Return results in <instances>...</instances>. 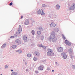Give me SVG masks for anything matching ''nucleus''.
I'll list each match as a JSON object with an SVG mask.
<instances>
[{
    "label": "nucleus",
    "mask_w": 75,
    "mask_h": 75,
    "mask_svg": "<svg viewBox=\"0 0 75 75\" xmlns=\"http://www.w3.org/2000/svg\"><path fill=\"white\" fill-rule=\"evenodd\" d=\"M55 33H52L49 38L48 40L49 41H51V40H52V41L53 42L56 41V40H57V38H55Z\"/></svg>",
    "instance_id": "1"
},
{
    "label": "nucleus",
    "mask_w": 75,
    "mask_h": 75,
    "mask_svg": "<svg viewBox=\"0 0 75 75\" xmlns=\"http://www.w3.org/2000/svg\"><path fill=\"white\" fill-rule=\"evenodd\" d=\"M47 51L48 52L47 53V55L51 56V55H54V53L52 52V50L50 49H47Z\"/></svg>",
    "instance_id": "2"
},
{
    "label": "nucleus",
    "mask_w": 75,
    "mask_h": 75,
    "mask_svg": "<svg viewBox=\"0 0 75 75\" xmlns=\"http://www.w3.org/2000/svg\"><path fill=\"white\" fill-rule=\"evenodd\" d=\"M57 50L59 52H62L64 51V48L62 47H58Z\"/></svg>",
    "instance_id": "3"
},
{
    "label": "nucleus",
    "mask_w": 75,
    "mask_h": 75,
    "mask_svg": "<svg viewBox=\"0 0 75 75\" xmlns=\"http://www.w3.org/2000/svg\"><path fill=\"white\" fill-rule=\"evenodd\" d=\"M22 31V28H21V25H19V28L18 30V32H16V34H20V33Z\"/></svg>",
    "instance_id": "4"
},
{
    "label": "nucleus",
    "mask_w": 75,
    "mask_h": 75,
    "mask_svg": "<svg viewBox=\"0 0 75 75\" xmlns=\"http://www.w3.org/2000/svg\"><path fill=\"white\" fill-rule=\"evenodd\" d=\"M65 44L67 45H69V46H70L71 45V43L69 42L68 40H65Z\"/></svg>",
    "instance_id": "5"
},
{
    "label": "nucleus",
    "mask_w": 75,
    "mask_h": 75,
    "mask_svg": "<svg viewBox=\"0 0 75 75\" xmlns=\"http://www.w3.org/2000/svg\"><path fill=\"white\" fill-rule=\"evenodd\" d=\"M56 26V24L54 23H52L50 25V27H55Z\"/></svg>",
    "instance_id": "6"
},
{
    "label": "nucleus",
    "mask_w": 75,
    "mask_h": 75,
    "mask_svg": "<svg viewBox=\"0 0 75 75\" xmlns=\"http://www.w3.org/2000/svg\"><path fill=\"white\" fill-rule=\"evenodd\" d=\"M16 41L18 45H20V44H21V42L19 40H16Z\"/></svg>",
    "instance_id": "7"
},
{
    "label": "nucleus",
    "mask_w": 75,
    "mask_h": 75,
    "mask_svg": "<svg viewBox=\"0 0 75 75\" xmlns=\"http://www.w3.org/2000/svg\"><path fill=\"white\" fill-rule=\"evenodd\" d=\"M29 23V21L28 19L26 20L25 21V25H27Z\"/></svg>",
    "instance_id": "8"
},
{
    "label": "nucleus",
    "mask_w": 75,
    "mask_h": 75,
    "mask_svg": "<svg viewBox=\"0 0 75 75\" xmlns=\"http://www.w3.org/2000/svg\"><path fill=\"white\" fill-rule=\"evenodd\" d=\"M43 67L42 66H40L38 67V69L39 71H42L43 69Z\"/></svg>",
    "instance_id": "9"
},
{
    "label": "nucleus",
    "mask_w": 75,
    "mask_h": 75,
    "mask_svg": "<svg viewBox=\"0 0 75 75\" xmlns=\"http://www.w3.org/2000/svg\"><path fill=\"white\" fill-rule=\"evenodd\" d=\"M23 38L24 41H25L27 40V36H26V35H24L23 36Z\"/></svg>",
    "instance_id": "10"
},
{
    "label": "nucleus",
    "mask_w": 75,
    "mask_h": 75,
    "mask_svg": "<svg viewBox=\"0 0 75 75\" xmlns=\"http://www.w3.org/2000/svg\"><path fill=\"white\" fill-rule=\"evenodd\" d=\"M69 52L70 54H72V53L73 52L72 49H69Z\"/></svg>",
    "instance_id": "11"
},
{
    "label": "nucleus",
    "mask_w": 75,
    "mask_h": 75,
    "mask_svg": "<svg viewBox=\"0 0 75 75\" xmlns=\"http://www.w3.org/2000/svg\"><path fill=\"white\" fill-rule=\"evenodd\" d=\"M63 58L64 59H66L67 58V55L64 54L63 56Z\"/></svg>",
    "instance_id": "12"
},
{
    "label": "nucleus",
    "mask_w": 75,
    "mask_h": 75,
    "mask_svg": "<svg viewBox=\"0 0 75 75\" xmlns=\"http://www.w3.org/2000/svg\"><path fill=\"white\" fill-rule=\"evenodd\" d=\"M16 52H18L19 54H20L22 52V51H21V50H17Z\"/></svg>",
    "instance_id": "13"
},
{
    "label": "nucleus",
    "mask_w": 75,
    "mask_h": 75,
    "mask_svg": "<svg viewBox=\"0 0 75 75\" xmlns=\"http://www.w3.org/2000/svg\"><path fill=\"white\" fill-rule=\"evenodd\" d=\"M38 14H41V11L40 10H39L38 11Z\"/></svg>",
    "instance_id": "14"
},
{
    "label": "nucleus",
    "mask_w": 75,
    "mask_h": 75,
    "mask_svg": "<svg viewBox=\"0 0 75 75\" xmlns=\"http://www.w3.org/2000/svg\"><path fill=\"white\" fill-rule=\"evenodd\" d=\"M70 10H74L75 9L73 7V6H71L69 8Z\"/></svg>",
    "instance_id": "15"
},
{
    "label": "nucleus",
    "mask_w": 75,
    "mask_h": 75,
    "mask_svg": "<svg viewBox=\"0 0 75 75\" xmlns=\"http://www.w3.org/2000/svg\"><path fill=\"white\" fill-rule=\"evenodd\" d=\"M34 54L35 55H39V53L37 52H34Z\"/></svg>",
    "instance_id": "16"
},
{
    "label": "nucleus",
    "mask_w": 75,
    "mask_h": 75,
    "mask_svg": "<svg viewBox=\"0 0 75 75\" xmlns=\"http://www.w3.org/2000/svg\"><path fill=\"white\" fill-rule=\"evenodd\" d=\"M12 48H13V49H14V48H16V47H17V46L16 45H13L11 47Z\"/></svg>",
    "instance_id": "17"
},
{
    "label": "nucleus",
    "mask_w": 75,
    "mask_h": 75,
    "mask_svg": "<svg viewBox=\"0 0 75 75\" xmlns=\"http://www.w3.org/2000/svg\"><path fill=\"white\" fill-rule=\"evenodd\" d=\"M31 54H28L27 55V57H28V58H30V57H31Z\"/></svg>",
    "instance_id": "18"
},
{
    "label": "nucleus",
    "mask_w": 75,
    "mask_h": 75,
    "mask_svg": "<svg viewBox=\"0 0 75 75\" xmlns=\"http://www.w3.org/2000/svg\"><path fill=\"white\" fill-rule=\"evenodd\" d=\"M11 75H17V73L16 72H12Z\"/></svg>",
    "instance_id": "19"
},
{
    "label": "nucleus",
    "mask_w": 75,
    "mask_h": 75,
    "mask_svg": "<svg viewBox=\"0 0 75 75\" xmlns=\"http://www.w3.org/2000/svg\"><path fill=\"white\" fill-rule=\"evenodd\" d=\"M37 34L38 35H40V34H41V32L40 31H38L37 32Z\"/></svg>",
    "instance_id": "20"
},
{
    "label": "nucleus",
    "mask_w": 75,
    "mask_h": 75,
    "mask_svg": "<svg viewBox=\"0 0 75 75\" xmlns=\"http://www.w3.org/2000/svg\"><path fill=\"white\" fill-rule=\"evenodd\" d=\"M59 7H60V6L59 5H56V8L57 9H59Z\"/></svg>",
    "instance_id": "21"
},
{
    "label": "nucleus",
    "mask_w": 75,
    "mask_h": 75,
    "mask_svg": "<svg viewBox=\"0 0 75 75\" xmlns=\"http://www.w3.org/2000/svg\"><path fill=\"white\" fill-rule=\"evenodd\" d=\"M32 33L33 35H34V34L35 33V32L34 31V30H32Z\"/></svg>",
    "instance_id": "22"
},
{
    "label": "nucleus",
    "mask_w": 75,
    "mask_h": 75,
    "mask_svg": "<svg viewBox=\"0 0 75 75\" xmlns=\"http://www.w3.org/2000/svg\"><path fill=\"white\" fill-rule=\"evenodd\" d=\"M33 60H34V61H37V58L35 57H34L33 58Z\"/></svg>",
    "instance_id": "23"
},
{
    "label": "nucleus",
    "mask_w": 75,
    "mask_h": 75,
    "mask_svg": "<svg viewBox=\"0 0 75 75\" xmlns=\"http://www.w3.org/2000/svg\"><path fill=\"white\" fill-rule=\"evenodd\" d=\"M39 47H43V46H42V45L41 44L40 45H39Z\"/></svg>",
    "instance_id": "24"
},
{
    "label": "nucleus",
    "mask_w": 75,
    "mask_h": 75,
    "mask_svg": "<svg viewBox=\"0 0 75 75\" xmlns=\"http://www.w3.org/2000/svg\"><path fill=\"white\" fill-rule=\"evenodd\" d=\"M6 46V44H4L2 46V47H4Z\"/></svg>",
    "instance_id": "25"
},
{
    "label": "nucleus",
    "mask_w": 75,
    "mask_h": 75,
    "mask_svg": "<svg viewBox=\"0 0 75 75\" xmlns=\"http://www.w3.org/2000/svg\"><path fill=\"white\" fill-rule=\"evenodd\" d=\"M74 58V55H71V58Z\"/></svg>",
    "instance_id": "26"
},
{
    "label": "nucleus",
    "mask_w": 75,
    "mask_h": 75,
    "mask_svg": "<svg viewBox=\"0 0 75 75\" xmlns=\"http://www.w3.org/2000/svg\"><path fill=\"white\" fill-rule=\"evenodd\" d=\"M41 40H44V37L42 36L41 37Z\"/></svg>",
    "instance_id": "27"
},
{
    "label": "nucleus",
    "mask_w": 75,
    "mask_h": 75,
    "mask_svg": "<svg viewBox=\"0 0 75 75\" xmlns=\"http://www.w3.org/2000/svg\"><path fill=\"white\" fill-rule=\"evenodd\" d=\"M45 5L44 4H43L42 5V7H45Z\"/></svg>",
    "instance_id": "28"
},
{
    "label": "nucleus",
    "mask_w": 75,
    "mask_h": 75,
    "mask_svg": "<svg viewBox=\"0 0 75 75\" xmlns=\"http://www.w3.org/2000/svg\"><path fill=\"white\" fill-rule=\"evenodd\" d=\"M42 15H44V14H45V13L44 12H42V13H41Z\"/></svg>",
    "instance_id": "29"
},
{
    "label": "nucleus",
    "mask_w": 75,
    "mask_h": 75,
    "mask_svg": "<svg viewBox=\"0 0 75 75\" xmlns=\"http://www.w3.org/2000/svg\"><path fill=\"white\" fill-rule=\"evenodd\" d=\"M63 38L64 40H65V39H66V38H65V36H63Z\"/></svg>",
    "instance_id": "30"
},
{
    "label": "nucleus",
    "mask_w": 75,
    "mask_h": 75,
    "mask_svg": "<svg viewBox=\"0 0 75 75\" xmlns=\"http://www.w3.org/2000/svg\"><path fill=\"white\" fill-rule=\"evenodd\" d=\"M13 4V3L12 2L10 4H9V5L10 6H11V5H12Z\"/></svg>",
    "instance_id": "31"
},
{
    "label": "nucleus",
    "mask_w": 75,
    "mask_h": 75,
    "mask_svg": "<svg viewBox=\"0 0 75 75\" xmlns=\"http://www.w3.org/2000/svg\"><path fill=\"white\" fill-rule=\"evenodd\" d=\"M5 68H8V66L7 65H6L5 66Z\"/></svg>",
    "instance_id": "32"
},
{
    "label": "nucleus",
    "mask_w": 75,
    "mask_h": 75,
    "mask_svg": "<svg viewBox=\"0 0 75 75\" xmlns=\"http://www.w3.org/2000/svg\"><path fill=\"white\" fill-rule=\"evenodd\" d=\"M39 30H41L42 29V27H40L39 28Z\"/></svg>",
    "instance_id": "33"
},
{
    "label": "nucleus",
    "mask_w": 75,
    "mask_h": 75,
    "mask_svg": "<svg viewBox=\"0 0 75 75\" xmlns=\"http://www.w3.org/2000/svg\"><path fill=\"white\" fill-rule=\"evenodd\" d=\"M42 48H43L44 49H45L46 48V47L45 46H43V47Z\"/></svg>",
    "instance_id": "34"
},
{
    "label": "nucleus",
    "mask_w": 75,
    "mask_h": 75,
    "mask_svg": "<svg viewBox=\"0 0 75 75\" xmlns=\"http://www.w3.org/2000/svg\"><path fill=\"white\" fill-rule=\"evenodd\" d=\"M72 67H73V69H75V66H72Z\"/></svg>",
    "instance_id": "35"
},
{
    "label": "nucleus",
    "mask_w": 75,
    "mask_h": 75,
    "mask_svg": "<svg viewBox=\"0 0 75 75\" xmlns=\"http://www.w3.org/2000/svg\"><path fill=\"white\" fill-rule=\"evenodd\" d=\"M35 73H36V74H38V71H35Z\"/></svg>",
    "instance_id": "36"
},
{
    "label": "nucleus",
    "mask_w": 75,
    "mask_h": 75,
    "mask_svg": "<svg viewBox=\"0 0 75 75\" xmlns=\"http://www.w3.org/2000/svg\"><path fill=\"white\" fill-rule=\"evenodd\" d=\"M14 38V36H12L10 37V38Z\"/></svg>",
    "instance_id": "37"
},
{
    "label": "nucleus",
    "mask_w": 75,
    "mask_h": 75,
    "mask_svg": "<svg viewBox=\"0 0 75 75\" xmlns=\"http://www.w3.org/2000/svg\"><path fill=\"white\" fill-rule=\"evenodd\" d=\"M26 72H28V69H26Z\"/></svg>",
    "instance_id": "38"
},
{
    "label": "nucleus",
    "mask_w": 75,
    "mask_h": 75,
    "mask_svg": "<svg viewBox=\"0 0 75 75\" xmlns=\"http://www.w3.org/2000/svg\"><path fill=\"white\" fill-rule=\"evenodd\" d=\"M47 71H50V68H48L47 69Z\"/></svg>",
    "instance_id": "39"
},
{
    "label": "nucleus",
    "mask_w": 75,
    "mask_h": 75,
    "mask_svg": "<svg viewBox=\"0 0 75 75\" xmlns=\"http://www.w3.org/2000/svg\"><path fill=\"white\" fill-rule=\"evenodd\" d=\"M65 54L64 53H61V55H64V54Z\"/></svg>",
    "instance_id": "40"
},
{
    "label": "nucleus",
    "mask_w": 75,
    "mask_h": 75,
    "mask_svg": "<svg viewBox=\"0 0 75 75\" xmlns=\"http://www.w3.org/2000/svg\"><path fill=\"white\" fill-rule=\"evenodd\" d=\"M23 17V16H21V18H22Z\"/></svg>",
    "instance_id": "41"
},
{
    "label": "nucleus",
    "mask_w": 75,
    "mask_h": 75,
    "mask_svg": "<svg viewBox=\"0 0 75 75\" xmlns=\"http://www.w3.org/2000/svg\"><path fill=\"white\" fill-rule=\"evenodd\" d=\"M54 70H52V72H54Z\"/></svg>",
    "instance_id": "42"
},
{
    "label": "nucleus",
    "mask_w": 75,
    "mask_h": 75,
    "mask_svg": "<svg viewBox=\"0 0 75 75\" xmlns=\"http://www.w3.org/2000/svg\"><path fill=\"white\" fill-rule=\"evenodd\" d=\"M11 71H13V70H11Z\"/></svg>",
    "instance_id": "43"
},
{
    "label": "nucleus",
    "mask_w": 75,
    "mask_h": 75,
    "mask_svg": "<svg viewBox=\"0 0 75 75\" xmlns=\"http://www.w3.org/2000/svg\"><path fill=\"white\" fill-rule=\"evenodd\" d=\"M25 65H27V63H25Z\"/></svg>",
    "instance_id": "44"
},
{
    "label": "nucleus",
    "mask_w": 75,
    "mask_h": 75,
    "mask_svg": "<svg viewBox=\"0 0 75 75\" xmlns=\"http://www.w3.org/2000/svg\"><path fill=\"white\" fill-rule=\"evenodd\" d=\"M42 12H43V11L42 10Z\"/></svg>",
    "instance_id": "45"
},
{
    "label": "nucleus",
    "mask_w": 75,
    "mask_h": 75,
    "mask_svg": "<svg viewBox=\"0 0 75 75\" xmlns=\"http://www.w3.org/2000/svg\"><path fill=\"white\" fill-rule=\"evenodd\" d=\"M1 75H2V74H1Z\"/></svg>",
    "instance_id": "46"
}]
</instances>
